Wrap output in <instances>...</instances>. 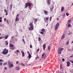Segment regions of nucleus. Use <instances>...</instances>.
Masks as SVG:
<instances>
[{
  "instance_id": "nucleus-57",
  "label": "nucleus",
  "mask_w": 73,
  "mask_h": 73,
  "mask_svg": "<svg viewBox=\"0 0 73 73\" xmlns=\"http://www.w3.org/2000/svg\"><path fill=\"white\" fill-rule=\"evenodd\" d=\"M0 22H2V20H0Z\"/></svg>"
},
{
  "instance_id": "nucleus-20",
  "label": "nucleus",
  "mask_w": 73,
  "mask_h": 73,
  "mask_svg": "<svg viewBox=\"0 0 73 73\" xmlns=\"http://www.w3.org/2000/svg\"><path fill=\"white\" fill-rule=\"evenodd\" d=\"M6 22L8 25H9V21H8V20L7 19L6 20Z\"/></svg>"
},
{
  "instance_id": "nucleus-19",
  "label": "nucleus",
  "mask_w": 73,
  "mask_h": 73,
  "mask_svg": "<svg viewBox=\"0 0 73 73\" xmlns=\"http://www.w3.org/2000/svg\"><path fill=\"white\" fill-rule=\"evenodd\" d=\"M54 9V6H53L52 8H50V11L52 12V10H53V9Z\"/></svg>"
},
{
  "instance_id": "nucleus-41",
  "label": "nucleus",
  "mask_w": 73,
  "mask_h": 73,
  "mask_svg": "<svg viewBox=\"0 0 73 73\" xmlns=\"http://www.w3.org/2000/svg\"><path fill=\"white\" fill-rule=\"evenodd\" d=\"M46 21L48 20V17H46Z\"/></svg>"
},
{
  "instance_id": "nucleus-27",
  "label": "nucleus",
  "mask_w": 73,
  "mask_h": 73,
  "mask_svg": "<svg viewBox=\"0 0 73 73\" xmlns=\"http://www.w3.org/2000/svg\"><path fill=\"white\" fill-rule=\"evenodd\" d=\"M71 27V26L70 25V24H68V28H69V27Z\"/></svg>"
},
{
  "instance_id": "nucleus-15",
  "label": "nucleus",
  "mask_w": 73,
  "mask_h": 73,
  "mask_svg": "<svg viewBox=\"0 0 73 73\" xmlns=\"http://www.w3.org/2000/svg\"><path fill=\"white\" fill-rule=\"evenodd\" d=\"M19 18L16 17L15 19V21H19Z\"/></svg>"
},
{
  "instance_id": "nucleus-48",
  "label": "nucleus",
  "mask_w": 73,
  "mask_h": 73,
  "mask_svg": "<svg viewBox=\"0 0 73 73\" xmlns=\"http://www.w3.org/2000/svg\"><path fill=\"white\" fill-rule=\"evenodd\" d=\"M39 50H40V49L38 48L37 50V52H38Z\"/></svg>"
},
{
  "instance_id": "nucleus-14",
  "label": "nucleus",
  "mask_w": 73,
  "mask_h": 73,
  "mask_svg": "<svg viewBox=\"0 0 73 73\" xmlns=\"http://www.w3.org/2000/svg\"><path fill=\"white\" fill-rule=\"evenodd\" d=\"M9 37V36L8 35H6L4 37V38H5V40H6V39H7L8 38V37Z\"/></svg>"
},
{
  "instance_id": "nucleus-60",
  "label": "nucleus",
  "mask_w": 73,
  "mask_h": 73,
  "mask_svg": "<svg viewBox=\"0 0 73 73\" xmlns=\"http://www.w3.org/2000/svg\"><path fill=\"white\" fill-rule=\"evenodd\" d=\"M37 57H36V60H37Z\"/></svg>"
},
{
  "instance_id": "nucleus-49",
  "label": "nucleus",
  "mask_w": 73,
  "mask_h": 73,
  "mask_svg": "<svg viewBox=\"0 0 73 73\" xmlns=\"http://www.w3.org/2000/svg\"><path fill=\"white\" fill-rule=\"evenodd\" d=\"M21 64L22 65H23V66H25V65H24L23 63H21Z\"/></svg>"
},
{
  "instance_id": "nucleus-58",
  "label": "nucleus",
  "mask_w": 73,
  "mask_h": 73,
  "mask_svg": "<svg viewBox=\"0 0 73 73\" xmlns=\"http://www.w3.org/2000/svg\"><path fill=\"white\" fill-rule=\"evenodd\" d=\"M70 57H73V56H70Z\"/></svg>"
},
{
  "instance_id": "nucleus-63",
  "label": "nucleus",
  "mask_w": 73,
  "mask_h": 73,
  "mask_svg": "<svg viewBox=\"0 0 73 73\" xmlns=\"http://www.w3.org/2000/svg\"><path fill=\"white\" fill-rule=\"evenodd\" d=\"M1 36V33H0V36Z\"/></svg>"
},
{
  "instance_id": "nucleus-51",
  "label": "nucleus",
  "mask_w": 73,
  "mask_h": 73,
  "mask_svg": "<svg viewBox=\"0 0 73 73\" xmlns=\"http://www.w3.org/2000/svg\"><path fill=\"white\" fill-rule=\"evenodd\" d=\"M18 63H19V61H17L16 62V64H18Z\"/></svg>"
},
{
  "instance_id": "nucleus-5",
  "label": "nucleus",
  "mask_w": 73,
  "mask_h": 73,
  "mask_svg": "<svg viewBox=\"0 0 73 73\" xmlns=\"http://www.w3.org/2000/svg\"><path fill=\"white\" fill-rule=\"evenodd\" d=\"M42 58H45V57H46V54H45V53H43L42 54Z\"/></svg>"
},
{
  "instance_id": "nucleus-12",
  "label": "nucleus",
  "mask_w": 73,
  "mask_h": 73,
  "mask_svg": "<svg viewBox=\"0 0 73 73\" xmlns=\"http://www.w3.org/2000/svg\"><path fill=\"white\" fill-rule=\"evenodd\" d=\"M9 46L10 47H11V48H13L14 47V45L13 44L10 43L9 44Z\"/></svg>"
},
{
  "instance_id": "nucleus-25",
  "label": "nucleus",
  "mask_w": 73,
  "mask_h": 73,
  "mask_svg": "<svg viewBox=\"0 0 73 73\" xmlns=\"http://www.w3.org/2000/svg\"><path fill=\"white\" fill-rule=\"evenodd\" d=\"M62 50H64V48H60V49L59 50V51H60V52H62Z\"/></svg>"
},
{
  "instance_id": "nucleus-47",
  "label": "nucleus",
  "mask_w": 73,
  "mask_h": 73,
  "mask_svg": "<svg viewBox=\"0 0 73 73\" xmlns=\"http://www.w3.org/2000/svg\"><path fill=\"white\" fill-rule=\"evenodd\" d=\"M4 38L3 37H0V39H2V38Z\"/></svg>"
},
{
  "instance_id": "nucleus-61",
  "label": "nucleus",
  "mask_w": 73,
  "mask_h": 73,
  "mask_svg": "<svg viewBox=\"0 0 73 73\" xmlns=\"http://www.w3.org/2000/svg\"><path fill=\"white\" fill-rule=\"evenodd\" d=\"M27 52L28 53H29V52Z\"/></svg>"
},
{
  "instance_id": "nucleus-22",
  "label": "nucleus",
  "mask_w": 73,
  "mask_h": 73,
  "mask_svg": "<svg viewBox=\"0 0 73 73\" xmlns=\"http://www.w3.org/2000/svg\"><path fill=\"white\" fill-rule=\"evenodd\" d=\"M5 44L6 45H8V42H7V41H5Z\"/></svg>"
},
{
  "instance_id": "nucleus-8",
  "label": "nucleus",
  "mask_w": 73,
  "mask_h": 73,
  "mask_svg": "<svg viewBox=\"0 0 73 73\" xmlns=\"http://www.w3.org/2000/svg\"><path fill=\"white\" fill-rule=\"evenodd\" d=\"M64 11H65V9H64V7L63 6H62L61 7V11L62 12H64Z\"/></svg>"
},
{
  "instance_id": "nucleus-30",
  "label": "nucleus",
  "mask_w": 73,
  "mask_h": 73,
  "mask_svg": "<svg viewBox=\"0 0 73 73\" xmlns=\"http://www.w3.org/2000/svg\"><path fill=\"white\" fill-rule=\"evenodd\" d=\"M34 19L35 20V22H37V19L34 18Z\"/></svg>"
},
{
  "instance_id": "nucleus-40",
  "label": "nucleus",
  "mask_w": 73,
  "mask_h": 73,
  "mask_svg": "<svg viewBox=\"0 0 73 73\" xmlns=\"http://www.w3.org/2000/svg\"><path fill=\"white\" fill-rule=\"evenodd\" d=\"M62 61H63V62H64V61H65V59L62 58Z\"/></svg>"
},
{
  "instance_id": "nucleus-31",
  "label": "nucleus",
  "mask_w": 73,
  "mask_h": 73,
  "mask_svg": "<svg viewBox=\"0 0 73 73\" xmlns=\"http://www.w3.org/2000/svg\"><path fill=\"white\" fill-rule=\"evenodd\" d=\"M40 40H41V38H40V37H39L38 39V40L39 41H40Z\"/></svg>"
},
{
  "instance_id": "nucleus-59",
  "label": "nucleus",
  "mask_w": 73,
  "mask_h": 73,
  "mask_svg": "<svg viewBox=\"0 0 73 73\" xmlns=\"http://www.w3.org/2000/svg\"><path fill=\"white\" fill-rule=\"evenodd\" d=\"M72 43H73V41H72V42H71V43H72Z\"/></svg>"
},
{
  "instance_id": "nucleus-38",
  "label": "nucleus",
  "mask_w": 73,
  "mask_h": 73,
  "mask_svg": "<svg viewBox=\"0 0 73 73\" xmlns=\"http://www.w3.org/2000/svg\"><path fill=\"white\" fill-rule=\"evenodd\" d=\"M16 52H18V53H20L19 50H17Z\"/></svg>"
},
{
  "instance_id": "nucleus-39",
  "label": "nucleus",
  "mask_w": 73,
  "mask_h": 73,
  "mask_svg": "<svg viewBox=\"0 0 73 73\" xmlns=\"http://www.w3.org/2000/svg\"><path fill=\"white\" fill-rule=\"evenodd\" d=\"M0 62H4V60H2V59H0Z\"/></svg>"
},
{
  "instance_id": "nucleus-43",
  "label": "nucleus",
  "mask_w": 73,
  "mask_h": 73,
  "mask_svg": "<svg viewBox=\"0 0 73 73\" xmlns=\"http://www.w3.org/2000/svg\"><path fill=\"white\" fill-rule=\"evenodd\" d=\"M66 15H67V16H68L69 15V14H68V13H66Z\"/></svg>"
},
{
  "instance_id": "nucleus-16",
  "label": "nucleus",
  "mask_w": 73,
  "mask_h": 73,
  "mask_svg": "<svg viewBox=\"0 0 73 73\" xmlns=\"http://www.w3.org/2000/svg\"><path fill=\"white\" fill-rule=\"evenodd\" d=\"M31 57L32 56H31V54L29 53V56H28V57L29 58H31Z\"/></svg>"
},
{
  "instance_id": "nucleus-3",
  "label": "nucleus",
  "mask_w": 73,
  "mask_h": 73,
  "mask_svg": "<svg viewBox=\"0 0 73 73\" xmlns=\"http://www.w3.org/2000/svg\"><path fill=\"white\" fill-rule=\"evenodd\" d=\"M8 50L6 49V48H5L4 50L2 52V53L3 54H6L7 53H8Z\"/></svg>"
},
{
  "instance_id": "nucleus-55",
  "label": "nucleus",
  "mask_w": 73,
  "mask_h": 73,
  "mask_svg": "<svg viewBox=\"0 0 73 73\" xmlns=\"http://www.w3.org/2000/svg\"><path fill=\"white\" fill-rule=\"evenodd\" d=\"M67 50H68V51H70V49H68Z\"/></svg>"
},
{
  "instance_id": "nucleus-2",
  "label": "nucleus",
  "mask_w": 73,
  "mask_h": 73,
  "mask_svg": "<svg viewBox=\"0 0 73 73\" xmlns=\"http://www.w3.org/2000/svg\"><path fill=\"white\" fill-rule=\"evenodd\" d=\"M32 5V3H31L29 2L25 4V8H27V7H31V5Z\"/></svg>"
},
{
  "instance_id": "nucleus-50",
  "label": "nucleus",
  "mask_w": 73,
  "mask_h": 73,
  "mask_svg": "<svg viewBox=\"0 0 73 73\" xmlns=\"http://www.w3.org/2000/svg\"><path fill=\"white\" fill-rule=\"evenodd\" d=\"M62 66H60V69H62Z\"/></svg>"
},
{
  "instance_id": "nucleus-28",
  "label": "nucleus",
  "mask_w": 73,
  "mask_h": 73,
  "mask_svg": "<svg viewBox=\"0 0 73 73\" xmlns=\"http://www.w3.org/2000/svg\"><path fill=\"white\" fill-rule=\"evenodd\" d=\"M48 49L49 50H50V46H48Z\"/></svg>"
},
{
  "instance_id": "nucleus-29",
  "label": "nucleus",
  "mask_w": 73,
  "mask_h": 73,
  "mask_svg": "<svg viewBox=\"0 0 73 73\" xmlns=\"http://www.w3.org/2000/svg\"><path fill=\"white\" fill-rule=\"evenodd\" d=\"M69 41L67 42H66V45H69Z\"/></svg>"
},
{
  "instance_id": "nucleus-7",
  "label": "nucleus",
  "mask_w": 73,
  "mask_h": 73,
  "mask_svg": "<svg viewBox=\"0 0 73 73\" xmlns=\"http://www.w3.org/2000/svg\"><path fill=\"white\" fill-rule=\"evenodd\" d=\"M4 12L5 13H6L5 15L7 16V15H8V10H6V9H4Z\"/></svg>"
},
{
  "instance_id": "nucleus-35",
  "label": "nucleus",
  "mask_w": 73,
  "mask_h": 73,
  "mask_svg": "<svg viewBox=\"0 0 73 73\" xmlns=\"http://www.w3.org/2000/svg\"><path fill=\"white\" fill-rule=\"evenodd\" d=\"M52 17H51L50 18V21H51V19H52Z\"/></svg>"
},
{
  "instance_id": "nucleus-13",
  "label": "nucleus",
  "mask_w": 73,
  "mask_h": 73,
  "mask_svg": "<svg viewBox=\"0 0 73 73\" xmlns=\"http://www.w3.org/2000/svg\"><path fill=\"white\" fill-rule=\"evenodd\" d=\"M15 69L17 70H19L20 69V67H19V66L16 67Z\"/></svg>"
},
{
  "instance_id": "nucleus-37",
  "label": "nucleus",
  "mask_w": 73,
  "mask_h": 73,
  "mask_svg": "<svg viewBox=\"0 0 73 73\" xmlns=\"http://www.w3.org/2000/svg\"><path fill=\"white\" fill-rule=\"evenodd\" d=\"M40 33H41V34H42V35H44V33H43V32H40Z\"/></svg>"
},
{
  "instance_id": "nucleus-46",
  "label": "nucleus",
  "mask_w": 73,
  "mask_h": 73,
  "mask_svg": "<svg viewBox=\"0 0 73 73\" xmlns=\"http://www.w3.org/2000/svg\"><path fill=\"white\" fill-rule=\"evenodd\" d=\"M72 33L71 32L69 33H68V35H71V34H72Z\"/></svg>"
},
{
  "instance_id": "nucleus-64",
  "label": "nucleus",
  "mask_w": 73,
  "mask_h": 73,
  "mask_svg": "<svg viewBox=\"0 0 73 73\" xmlns=\"http://www.w3.org/2000/svg\"><path fill=\"white\" fill-rule=\"evenodd\" d=\"M72 5H73V3H72Z\"/></svg>"
},
{
  "instance_id": "nucleus-56",
  "label": "nucleus",
  "mask_w": 73,
  "mask_h": 73,
  "mask_svg": "<svg viewBox=\"0 0 73 73\" xmlns=\"http://www.w3.org/2000/svg\"><path fill=\"white\" fill-rule=\"evenodd\" d=\"M4 21H6V18H5L4 19Z\"/></svg>"
},
{
  "instance_id": "nucleus-36",
  "label": "nucleus",
  "mask_w": 73,
  "mask_h": 73,
  "mask_svg": "<svg viewBox=\"0 0 73 73\" xmlns=\"http://www.w3.org/2000/svg\"><path fill=\"white\" fill-rule=\"evenodd\" d=\"M3 65V63L0 62V66H2Z\"/></svg>"
},
{
  "instance_id": "nucleus-33",
  "label": "nucleus",
  "mask_w": 73,
  "mask_h": 73,
  "mask_svg": "<svg viewBox=\"0 0 73 73\" xmlns=\"http://www.w3.org/2000/svg\"><path fill=\"white\" fill-rule=\"evenodd\" d=\"M7 65V63H5L3 64V66H5V65Z\"/></svg>"
},
{
  "instance_id": "nucleus-45",
  "label": "nucleus",
  "mask_w": 73,
  "mask_h": 73,
  "mask_svg": "<svg viewBox=\"0 0 73 73\" xmlns=\"http://www.w3.org/2000/svg\"><path fill=\"white\" fill-rule=\"evenodd\" d=\"M23 41L24 42V43H25V40H24V39H23Z\"/></svg>"
},
{
  "instance_id": "nucleus-17",
  "label": "nucleus",
  "mask_w": 73,
  "mask_h": 73,
  "mask_svg": "<svg viewBox=\"0 0 73 73\" xmlns=\"http://www.w3.org/2000/svg\"><path fill=\"white\" fill-rule=\"evenodd\" d=\"M50 1V0H47V4L48 5H50V2H49Z\"/></svg>"
},
{
  "instance_id": "nucleus-6",
  "label": "nucleus",
  "mask_w": 73,
  "mask_h": 73,
  "mask_svg": "<svg viewBox=\"0 0 73 73\" xmlns=\"http://www.w3.org/2000/svg\"><path fill=\"white\" fill-rule=\"evenodd\" d=\"M43 12H44L45 15H47L48 14V11H47L44 10Z\"/></svg>"
},
{
  "instance_id": "nucleus-1",
  "label": "nucleus",
  "mask_w": 73,
  "mask_h": 73,
  "mask_svg": "<svg viewBox=\"0 0 73 73\" xmlns=\"http://www.w3.org/2000/svg\"><path fill=\"white\" fill-rule=\"evenodd\" d=\"M29 26H30V27L29 28V31H33L34 28H33V22H30Z\"/></svg>"
},
{
  "instance_id": "nucleus-62",
  "label": "nucleus",
  "mask_w": 73,
  "mask_h": 73,
  "mask_svg": "<svg viewBox=\"0 0 73 73\" xmlns=\"http://www.w3.org/2000/svg\"><path fill=\"white\" fill-rule=\"evenodd\" d=\"M12 38H13V36L12 37Z\"/></svg>"
},
{
  "instance_id": "nucleus-10",
  "label": "nucleus",
  "mask_w": 73,
  "mask_h": 73,
  "mask_svg": "<svg viewBox=\"0 0 73 73\" xmlns=\"http://www.w3.org/2000/svg\"><path fill=\"white\" fill-rule=\"evenodd\" d=\"M67 66L68 67L70 66V62L69 61H68L67 62Z\"/></svg>"
},
{
  "instance_id": "nucleus-11",
  "label": "nucleus",
  "mask_w": 73,
  "mask_h": 73,
  "mask_svg": "<svg viewBox=\"0 0 73 73\" xmlns=\"http://www.w3.org/2000/svg\"><path fill=\"white\" fill-rule=\"evenodd\" d=\"M43 50H44L45 48H46V44H43Z\"/></svg>"
},
{
  "instance_id": "nucleus-34",
  "label": "nucleus",
  "mask_w": 73,
  "mask_h": 73,
  "mask_svg": "<svg viewBox=\"0 0 73 73\" xmlns=\"http://www.w3.org/2000/svg\"><path fill=\"white\" fill-rule=\"evenodd\" d=\"M72 21L70 19H69V20H68V23H69V22H71V21Z\"/></svg>"
},
{
  "instance_id": "nucleus-23",
  "label": "nucleus",
  "mask_w": 73,
  "mask_h": 73,
  "mask_svg": "<svg viewBox=\"0 0 73 73\" xmlns=\"http://www.w3.org/2000/svg\"><path fill=\"white\" fill-rule=\"evenodd\" d=\"M58 27L55 26L54 28L55 30H57V29H58Z\"/></svg>"
},
{
  "instance_id": "nucleus-32",
  "label": "nucleus",
  "mask_w": 73,
  "mask_h": 73,
  "mask_svg": "<svg viewBox=\"0 0 73 73\" xmlns=\"http://www.w3.org/2000/svg\"><path fill=\"white\" fill-rule=\"evenodd\" d=\"M41 31H42L43 32H45V29H43L41 30Z\"/></svg>"
},
{
  "instance_id": "nucleus-4",
  "label": "nucleus",
  "mask_w": 73,
  "mask_h": 73,
  "mask_svg": "<svg viewBox=\"0 0 73 73\" xmlns=\"http://www.w3.org/2000/svg\"><path fill=\"white\" fill-rule=\"evenodd\" d=\"M11 62L9 61L8 62V65L9 68H12V67H13V64L12 63L11 64Z\"/></svg>"
},
{
  "instance_id": "nucleus-42",
  "label": "nucleus",
  "mask_w": 73,
  "mask_h": 73,
  "mask_svg": "<svg viewBox=\"0 0 73 73\" xmlns=\"http://www.w3.org/2000/svg\"><path fill=\"white\" fill-rule=\"evenodd\" d=\"M30 48H32V47H33L32 46V45H30Z\"/></svg>"
},
{
  "instance_id": "nucleus-44",
  "label": "nucleus",
  "mask_w": 73,
  "mask_h": 73,
  "mask_svg": "<svg viewBox=\"0 0 73 73\" xmlns=\"http://www.w3.org/2000/svg\"><path fill=\"white\" fill-rule=\"evenodd\" d=\"M4 69H5V70H7V68L6 67H5L4 68Z\"/></svg>"
},
{
  "instance_id": "nucleus-52",
  "label": "nucleus",
  "mask_w": 73,
  "mask_h": 73,
  "mask_svg": "<svg viewBox=\"0 0 73 73\" xmlns=\"http://www.w3.org/2000/svg\"><path fill=\"white\" fill-rule=\"evenodd\" d=\"M19 15H17L16 17H19Z\"/></svg>"
},
{
  "instance_id": "nucleus-18",
  "label": "nucleus",
  "mask_w": 73,
  "mask_h": 73,
  "mask_svg": "<svg viewBox=\"0 0 73 73\" xmlns=\"http://www.w3.org/2000/svg\"><path fill=\"white\" fill-rule=\"evenodd\" d=\"M64 38H65V34H63L61 38L62 39H64Z\"/></svg>"
},
{
  "instance_id": "nucleus-53",
  "label": "nucleus",
  "mask_w": 73,
  "mask_h": 73,
  "mask_svg": "<svg viewBox=\"0 0 73 73\" xmlns=\"http://www.w3.org/2000/svg\"><path fill=\"white\" fill-rule=\"evenodd\" d=\"M0 20H2V17H0Z\"/></svg>"
},
{
  "instance_id": "nucleus-9",
  "label": "nucleus",
  "mask_w": 73,
  "mask_h": 73,
  "mask_svg": "<svg viewBox=\"0 0 73 73\" xmlns=\"http://www.w3.org/2000/svg\"><path fill=\"white\" fill-rule=\"evenodd\" d=\"M21 52L22 53V56L23 57H24L25 56V54L24 53V52L23 51H21Z\"/></svg>"
},
{
  "instance_id": "nucleus-21",
  "label": "nucleus",
  "mask_w": 73,
  "mask_h": 73,
  "mask_svg": "<svg viewBox=\"0 0 73 73\" xmlns=\"http://www.w3.org/2000/svg\"><path fill=\"white\" fill-rule=\"evenodd\" d=\"M59 49H60V48H59L58 49V54H61V51H59Z\"/></svg>"
},
{
  "instance_id": "nucleus-54",
  "label": "nucleus",
  "mask_w": 73,
  "mask_h": 73,
  "mask_svg": "<svg viewBox=\"0 0 73 73\" xmlns=\"http://www.w3.org/2000/svg\"><path fill=\"white\" fill-rule=\"evenodd\" d=\"M56 20H59V19L58 18H57Z\"/></svg>"
},
{
  "instance_id": "nucleus-24",
  "label": "nucleus",
  "mask_w": 73,
  "mask_h": 73,
  "mask_svg": "<svg viewBox=\"0 0 73 73\" xmlns=\"http://www.w3.org/2000/svg\"><path fill=\"white\" fill-rule=\"evenodd\" d=\"M10 9L12 10V4H11L10 5Z\"/></svg>"
},
{
  "instance_id": "nucleus-26",
  "label": "nucleus",
  "mask_w": 73,
  "mask_h": 73,
  "mask_svg": "<svg viewBox=\"0 0 73 73\" xmlns=\"http://www.w3.org/2000/svg\"><path fill=\"white\" fill-rule=\"evenodd\" d=\"M55 26H56V27H58L59 26V23H57L56 24V25H55Z\"/></svg>"
}]
</instances>
